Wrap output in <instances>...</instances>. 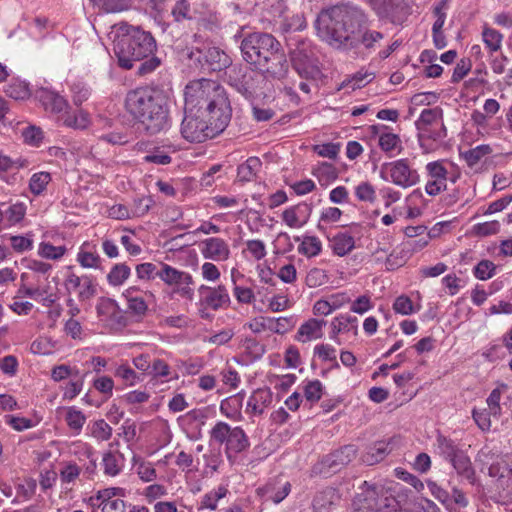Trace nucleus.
Listing matches in <instances>:
<instances>
[{
    "label": "nucleus",
    "instance_id": "obj_1",
    "mask_svg": "<svg viewBox=\"0 0 512 512\" xmlns=\"http://www.w3.org/2000/svg\"><path fill=\"white\" fill-rule=\"evenodd\" d=\"M364 11L351 3L336 4L323 8L317 15L314 26L317 36L329 46L343 51L371 49L383 39V34L369 30Z\"/></svg>",
    "mask_w": 512,
    "mask_h": 512
},
{
    "label": "nucleus",
    "instance_id": "obj_2",
    "mask_svg": "<svg viewBox=\"0 0 512 512\" xmlns=\"http://www.w3.org/2000/svg\"><path fill=\"white\" fill-rule=\"evenodd\" d=\"M111 33L114 35V52L120 67L128 70L135 62L142 61L137 73L144 76L160 66L161 60L153 55L156 41L150 32L139 26L120 22L113 25Z\"/></svg>",
    "mask_w": 512,
    "mask_h": 512
},
{
    "label": "nucleus",
    "instance_id": "obj_3",
    "mask_svg": "<svg viewBox=\"0 0 512 512\" xmlns=\"http://www.w3.org/2000/svg\"><path fill=\"white\" fill-rule=\"evenodd\" d=\"M240 50L243 60L265 78L281 80L288 74L286 55L272 34L249 33L242 38Z\"/></svg>",
    "mask_w": 512,
    "mask_h": 512
},
{
    "label": "nucleus",
    "instance_id": "obj_4",
    "mask_svg": "<svg viewBox=\"0 0 512 512\" xmlns=\"http://www.w3.org/2000/svg\"><path fill=\"white\" fill-rule=\"evenodd\" d=\"M125 109L143 129L155 135L169 125V102L163 90L141 86L127 92Z\"/></svg>",
    "mask_w": 512,
    "mask_h": 512
},
{
    "label": "nucleus",
    "instance_id": "obj_5",
    "mask_svg": "<svg viewBox=\"0 0 512 512\" xmlns=\"http://www.w3.org/2000/svg\"><path fill=\"white\" fill-rule=\"evenodd\" d=\"M184 110L217 117L219 125L231 120L232 109L223 86L210 79L190 81L184 91Z\"/></svg>",
    "mask_w": 512,
    "mask_h": 512
},
{
    "label": "nucleus",
    "instance_id": "obj_6",
    "mask_svg": "<svg viewBox=\"0 0 512 512\" xmlns=\"http://www.w3.org/2000/svg\"><path fill=\"white\" fill-rule=\"evenodd\" d=\"M354 504L359 512H410L411 506L406 495H395L381 485L368 486Z\"/></svg>",
    "mask_w": 512,
    "mask_h": 512
},
{
    "label": "nucleus",
    "instance_id": "obj_7",
    "mask_svg": "<svg viewBox=\"0 0 512 512\" xmlns=\"http://www.w3.org/2000/svg\"><path fill=\"white\" fill-rule=\"evenodd\" d=\"M229 122L226 121L221 126L217 117H208L198 112L184 110L180 131L185 140L191 143H201L221 133Z\"/></svg>",
    "mask_w": 512,
    "mask_h": 512
},
{
    "label": "nucleus",
    "instance_id": "obj_8",
    "mask_svg": "<svg viewBox=\"0 0 512 512\" xmlns=\"http://www.w3.org/2000/svg\"><path fill=\"white\" fill-rule=\"evenodd\" d=\"M293 69L304 79H316L321 71L317 65L314 50L309 41L300 40L289 52Z\"/></svg>",
    "mask_w": 512,
    "mask_h": 512
},
{
    "label": "nucleus",
    "instance_id": "obj_9",
    "mask_svg": "<svg viewBox=\"0 0 512 512\" xmlns=\"http://www.w3.org/2000/svg\"><path fill=\"white\" fill-rule=\"evenodd\" d=\"M211 439L223 444L226 443V453L230 459L233 455H237L246 450L249 445V439L244 430L240 427H230L225 422H218L212 428Z\"/></svg>",
    "mask_w": 512,
    "mask_h": 512
},
{
    "label": "nucleus",
    "instance_id": "obj_10",
    "mask_svg": "<svg viewBox=\"0 0 512 512\" xmlns=\"http://www.w3.org/2000/svg\"><path fill=\"white\" fill-rule=\"evenodd\" d=\"M167 286L172 287V292L181 298L192 301L194 298V280L190 273L178 270L168 264L161 263L158 273Z\"/></svg>",
    "mask_w": 512,
    "mask_h": 512
},
{
    "label": "nucleus",
    "instance_id": "obj_11",
    "mask_svg": "<svg viewBox=\"0 0 512 512\" xmlns=\"http://www.w3.org/2000/svg\"><path fill=\"white\" fill-rule=\"evenodd\" d=\"M189 58L198 62L205 71H221L231 64L230 57L218 47L197 48L189 53Z\"/></svg>",
    "mask_w": 512,
    "mask_h": 512
},
{
    "label": "nucleus",
    "instance_id": "obj_12",
    "mask_svg": "<svg viewBox=\"0 0 512 512\" xmlns=\"http://www.w3.org/2000/svg\"><path fill=\"white\" fill-rule=\"evenodd\" d=\"M382 169H387L391 181L402 188H408L416 185L420 181V176L416 169L409 165L408 159H399L390 163H385Z\"/></svg>",
    "mask_w": 512,
    "mask_h": 512
},
{
    "label": "nucleus",
    "instance_id": "obj_13",
    "mask_svg": "<svg viewBox=\"0 0 512 512\" xmlns=\"http://www.w3.org/2000/svg\"><path fill=\"white\" fill-rule=\"evenodd\" d=\"M428 180L425 191L430 196H436L446 189L447 170L439 161L429 162L426 165Z\"/></svg>",
    "mask_w": 512,
    "mask_h": 512
},
{
    "label": "nucleus",
    "instance_id": "obj_14",
    "mask_svg": "<svg viewBox=\"0 0 512 512\" xmlns=\"http://www.w3.org/2000/svg\"><path fill=\"white\" fill-rule=\"evenodd\" d=\"M257 491L265 501H272L278 504L290 493L291 484L282 477H275L270 479L264 486L258 488Z\"/></svg>",
    "mask_w": 512,
    "mask_h": 512
},
{
    "label": "nucleus",
    "instance_id": "obj_15",
    "mask_svg": "<svg viewBox=\"0 0 512 512\" xmlns=\"http://www.w3.org/2000/svg\"><path fill=\"white\" fill-rule=\"evenodd\" d=\"M357 449L354 445H345L340 449L326 455L322 463L327 468L338 471L356 458Z\"/></svg>",
    "mask_w": 512,
    "mask_h": 512
},
{
    "label": "nucleus",
    "instance_id": "obj_16",
    "mask_svg": "<svg viewBox=\"0 0 512 512\" xmlns=\"http://www.w3.org/2000/svg\"><path fill=\"white\" fill-rule=\"evenodd\" d=\"M201 253L206 259L219 261L228 259L230 250L223 239L212 237L202 242Z\"/></svg>",
    "mask_w": 512,
    "mask_h": 512
},
{
    "label": "nucleus",
    "instance_id": "obj_17",
    "mask_svg": "<svg viewBox=\"0 0 512 512\" xmlns=\"http://www.w3.org/2000/svg\"><path fill=\"white\" fill-rule=\"evenodd\" d=\"M495 453L488 447L482 448L478 454L476 461L480 462L483 466H488V473L491 477H505V473L510 474L509 470L504 462L500 463L495 461Z\"/></svg>",
    "mask_w": 512,
    "mask_h": 512
},
{
    "label": "nucleus",
    "instance_id": "obj_18",
    "mask_svg": "<svg viewBox=\"0 0 512 512\" xmlns=\"http://www.w3.org/2000/svg\"><path fill=\"white\" fill-rule=\"evenodd\" d=\"M326 323L327 322L323 319H309L299 327L295 339L299 342L305 343L311 340L322 338V329L326 325Z\"/></svg>",
    "mask_w": 512,
    "mask_h": 512
},
{
    "label": "nucleus",
    "instance_id": "obj_19",
    "mask_svg": "<svg viewBox=\"0 0 512 512\" xmlns=\"http://www.w3.org/2000/svg\"><path fill=\"white\" fill-rule=\"evenodd\" d=\"M272 402V392L270 389H257L252 393L247 402V411L254 414H262L264 409Z\"/></svg>",
    "mask_w": 512,
    "mask_h": 512
},
{
    "label": "nucleus",
    "instance_id": "obj_20",
    "mask_svg": "<svg viewBox=\"0 0 512 512\" xmlns=\"http://www.w3.org/2000/svg\"><path fill=\"white\" fill-rule=\"evenodd\" d=\"M331 247L337 256L343 257L355 248V240L348 232H339L331 239Z\"/></svg>",
    "mask_w": 512,
    "mask_h": 512
},
{
    "label": "nucleus",
    "instance_id": "obj_21",
    "mask_svg": "<svg viewBox=\"0 0 512 512\" xmlns=\"http://www.w3.org/2000/svg\"><path fill=\"white\" fill-rule=\"evenodd\" d=\"M125 458L122 453L118 451H108L103 455L102 464L104 473L109 476L118 475L123 466Z\"/></svg>",
    "mask_w": 512,
    "mask_h": 512
},
{
    "label": "nucleus",
    "instance_id": "obj_22",
    "mask_svg": "<svg viewBox=\"0 0 512 512\" xmlns=\"http://www.w3.org/2000/svg\"><path fill=\"white\" fill-rule=\"evenodd\" d=\"M459 476L467 479L471 484L475 483L476 476L475 470L472 467L470 458L465 454L464 451L458 453V456L450 462Z\"/></svg>",
    "mask_w": 512,
    "mask_h": 512
},
{
    "label": "nucleus",
    "instance_id": "obj_23",
    "mask_svg": "<svg viewBox=\"0 0 512 512\" xmlns=\"http://www.w3.org/2000/svg\"><path fill=\"white\" fill-rule=\"evenodd\" d=\"M261 165L262 163L258 157H249L243 164L238 166L237 177L239 181H253Z\"/></svg>",
    "mask_w": 512,
    "mask_h": 512
},
{
    "label": "nucleus",
    "instance_id": "obj_24",
    "mask_svg": "<svg viewBox=\"0 0 512 512\" xmlns=\"http://www.w3.org/2000/svg\"><path fill=\"white\" fill-rule=\"evenodd\" d=\"M230 301V297L228 294L227 289L219 285L216 288H213V290H209V294L205 295L204 303L214 309L217 310L218 308L222 307L223 305L228 304Z\"/></svg>",
    "mask_w": 512,
    "mask_h": 512
},
{
    "label": "nucleus",
    "instance_id": "obj_25",
    "mask_svg": "<svg viewBox=\"0 0 512 512\" xmlns=\"http://www.w3.org/2000/svg\"><path fill=\"white\" fill-rule=\"evenodd\" d=\"M389 444L384 441L376 442L369 450L363 455V461L368 465H374L382 461L387 454H389Z\"/></svg>",
    "mask_w": 512,
    "mask_h": 512
},
{
    "label": "nucleus",
    "instance_id": "obj_26",
    "mask_svg": "<svg viewBox=\"0 0 512 512\" xmlns=\"http://www.w3.org/2000/svg\"><path fill=\"white\" fill-rule=\"evenodd\" d=\"M131 274V269L124 263L116 264L107 275V280L112 286H119L124 283Z\"/></svg>",
    "mask_w": 512,
    "mask_h": 512
},
{
    "label": "nucleus",
    "instance_id": "obj_27",
    "mask_svg": "<svg viewBox=\"0 0 512 512\" xmlns=\"http://www.w3.org/2000/svg\"><path fill=\"white\" fill-rule=\"evenodd\" d=\"M65 421L71 430L79 434L86 422V416L75 407H69L66 411Z\"/></svg>",
    "mask_w": 512,
    "mask_h": 512
},
{
    "label": "nucleus",
    "instance_id": "obj_28",
    "mask_svg": "<svg viewBox=\"0 0 512 512\" xmlns=\"http://www.w3.org/2000/svg\"><path fill=\"white\" fill-rule=\"evenodd\" d=\"M438 449L440 454L449 462H451L454 458L458 456V453H461L462 450L452 441L444 436H439L437 438Z\"/></svg>",
    "mask_w": 512,
    "mask_h": 512
},
{
    "label": "nucleus",
    "instance_id": "obj_29",
    "mask_svg": "<svg viewBox=\"0 0 512 512\" xmlns=\"http://www.w3.org/2000/svg\"><path fill=\"white\" fill-rule=\"evenodd\" d=\"M492 152V149L489 145H479L475 148H472L464 153H462L463 158L467 162L470 167L475 166L480 162V160L489 155Z\"/></svg>",
    "mask_w": 512,
    "mask_h": 512
},
{
    "label": "nucleus",
    "instance_id": "obj_30",
    "mask_svg": "<svg viewBox=\"0 0 512 512\" xmlns=\"http://www.w3.org/2000/svg\"><path fill=\"white\" fill-rule=\"evenodd\" d=\"M321 248V241L317 237L306 236L299 246L298 251L307 257H314L321 252Z\"/></svg>",
    "mask_w": 512,
    "mask_h": 512
},
{
    "label": "nucleus",
    "instance_id": "obj_31",
    "mask_svg": "<svg viewBox=\"0 0 512 512\" xmlns=\"http://www.w3.org/2000/svg\"><path fill=\"white\" fill-rule=\"evenodd\" d=\"M442 117V109L435 107L431 109H424L419 119L416 121V127L418 130L425 131L428 125L434 123L437 119Z\"/></svg>",
    "mask_w": 512,
    "mask_h": 512
},
{
    "label": "nucleus",
    "instance_id": "obj_32",
    "mask_svg": "<svg viewBox=\"0 0 512 512\" xmlns=\"http://www.w3.org/2000/svg\"><path fill=\"white\" fill-rule=\"evenodd\" d=\"M50 181V173L38 172L32 175L29 182V188L34 195H39L46 189V186Z\"/></svg>",
    "mask_w": 512,
    "mask_h": 512
},
{
    "label": "nucleus",
    "instance_id": "obj_33",
    "mask_svg": "<svg viewBox=\"0 0 512 512\" xmlns=\"http://www.w3.org/2000/svg\"><path fill=\"white\" fill-rule=\"evenodd\" d=\"M378 144L385 153L392 152L395 149H398L400 152L402 149L401 139L394 133H382L379 136Z\"/></svg>",
    "mask_w": 512,
    "mask_h": 512
},
{
    "label": "nucleus",
    "instance_id": "obj_34",
    "mask_svg": "<svg viewBox=\"0 0 512 512\" xmlns=\"http://www.w3.org/2000/svg\"><path fill=\"white\" fill-rule=\"evenodd\" d=\"M507 385H501V387H497L492 390L489 397L487 398V406L489 413L492 414L494 417H499L501 414V407H500V399L502 390H506Z\"/></svg>",
    "mask_w": 512,
    "mask_h": 512
},
{
    "label": "nucleus",
    "instance_id": "obj_35",
    "mask_svg": "<svg viewBox=\"0 0 512 512\" xmlns=\"http://www.w3.org/2000/svg\"><path fill=\"white\" fill-rule=\"evenodd\" d=\"M66 252L65 246H54L47 242H42L39 245L38 254L46 259L57 260L60 259Z\"/></svg>",
    "mask_w": 512,
    "mask_h": 512
},
{
    "label": "nucleus",
    "instance_id": "obj_36",
    "mask_svg": "<svg viewBox=\"0 0 512 512\" xmlns=\"http://www.w3.org/2000/svg\"><path fill=\"white\" fill-rule=\"evenodd\" d=\"M114 375L122 379L126 385L134 386L141 377L128 365L122 364L115 369Z\"/></svg>",
    "mask_w": 512,
    "mask_h": 512
},
{
    "label": "nucleus",
    "instance_id": "obj_37",
    "mask_svg": "<svg viewBox=\"0 0 512 512\" xmlns=\"http://www.w3.org/2000/svg\"><path fill=\"white\" fill-rule=\"evenodd\" d=\"M91 435L97 440L107 441L112 436V427L103 419L97 420L92 424Z\"/></svg>",
    "mask_w": 512,
    "mask_h": 512
},
{
    "label": "nucleus",
    "instance_id": "obj_38",
    "mask_svg": "<svg viewBox=\"0 0 512 512\" xmlns=\"http://www.w3.org/2000/svg\"><path fill=\"white\" fill-rule=\"evenodd\" d=\"M92 2L110 13L127 10L130 6L128 0H92Z\"/></svg>",
    "mask_w": 512,
    "mask_h": 512
},
{
    "label": "nucleus",
    "instance_id": "obj_39",
    "mask_svg": "<svg viewBox=\"0 0 512 512\" xmlns=\"http://www.w3.org/2000/svg\"><path fill=\"white\" fill-rule=\"evenodd\" d=\"M356 322L357 318L352 316H339L334 318V320L331 322L332 337L343 331H349L350 325L356 327V325H354Z\"/></svg>",
    "mask_w": 512,
    "mask_h": 512
},
{
    "label": "nucleus",
    "instance_id": "obj_40",
    "mask_svg": "<svg viewBox=\"0 0 512 512\" xmlns=\"http://www.w3.org/2000/svg\"><path fill=\"white\" fill-rule=\"evenodd\" d=\"M496 270L495 264L490 260H481L474 267V276L479 280H487L494 276Z\"/></svg>",
    "mask_w": 512,
    "mask_h": 512
},
{
    "label": "nucleus",
    "instance_id": "obj_41",
    "mask_svg": "<svg viewBox=\"0 0 512 512\" xmlns=\"http://www.w3.org/2000/svg\"><path fill=\"white\" fill-rule=\"evenodd\" d=\"M128 301V309L135 315L142 316L146 313L148 307L145 300L141 297H134L131 295V289H128L125 294Z\"/></svg>",
    "mask_w": 512,
    "mask_h": 512
},
{
    "label": "nucleus",
    "instance_id": "obj_42",
    "mask_svg": "<svg viewBox=\"0 0 512 512\" xmlns=\"http://www.w3.org/2000/svg\"><path fill=\"white\" fill-rule=\"evenodd\" d=\"M373 79L372 73H356L351 79L344 81L341 88L359 89L368 84Z\"/></svg>",
    "mask_w": 512,
    "mask_h": 512
},
{
    "label": "nucleus",
    "instance_id": "obj_43",
    "mask_svg": "<svg viewBox=\"0 0 512 512\" xmlns=\"http://www.w3.org/2000/svg\"><path fill=\"white\" fill-rule=\"evenodd\" d=\"M483 41L491 51L500 49L502 34L495 29L486 28L483 31Z\"/></svg>",
    "mask_w": 512,
    "mask_h": 512
},
{
    "label": "nucleus",
    "instance_id": "obj_44",
    "mask_svg": "<svg viewBox=\"0 0 512 512\" xmlns=\"http://www.w3.org/2000/svg\"><path fill=\"white\" fill-rule=\"evenodd\" d=\"M355 194L360 201L373 203L376 199L375 188L369 182L360 183L355 189Z\"/></svg>",
    "mask_w": 512,
    "mask_h": 512
},
{
    "label": "nucleus",
    "instance_id": "obj_45",
    "mask_svg": "<svg viewBox=\"0 0 512 512\" xmlns=\"http://www.w3.org/2000/svg\"><path fill=\"white\" fill-rule=\"evenodd\" d=\"M304 396L312 403L319 401L322 396V383L319 380L309 381L304 387Z\"/></svg>",
    "mask_w": 512,
    "mask_h": 512
},
{
    "label": "nucleus",
    "instance_id": "obj_46",
    "mask_svg": "<svg viewBox=\"0 0 512 512\" xmlns=\"http://www.w3.org/2000/svg\"><path fill=\"white\" fill-rule=\"evenodd\" d=\"M450 507H447L450 512L455 510V507L466 508L469 504V500L466 494L459 488L453 487L450 494Z\"/></svg>",
    "mask_w": 512,
    "mask_h": 512
},
{
    "label": "nucleus",
    "instance_id": "obj_47",
    "mask_svg": "<svg viewBox=\"0 0 512 512\" xmlns=\"http://www.w3.org/2000/svg\"><path fill=\"white\" fill-rule=\"evenodd\" d=\"M314 354L321 358L323 361H334V367L339 368V364L336 361V350L331 345H317L314 349Z\"/></svg>",
    "mask_w": 512,
    "mask_h": 512
},
{
    "label": "nucleus",
    "instance_id": "obj_48",
    "mask_svg": "<svg viewBox=\"0 0 512 512\" xmlns=\"http://www.w3.org/2000/svg\"><path fill=\"white\" fill-rule=\"evenodd\" d=\"M6 94L14 100H23L29 97V89L24 83H12L7 86Z\"/></svg>",
    "mask_w": 512,
    "mask_h": 512
},
{
    "label": "nucleus",
    "instance_id": "obj_49",
    "mask_svg": "<svg viewBox=\"0 0 512 512\" xmlns=\"http://www.w3.org/2000/svg\"><path fill=\"white\" fill-rule=\"evenodd\" d=\"M313 150L321 157H326L329 159H336V157L338 156V153L340 151V144L325 143V144L315 145L313 147Z\"/></svg>",
    "mask_w": 512,
    "mask_h": 512
},
{
    "label": "nucleus",
    "instance_id": "obj_50",
    "mask_svg": "<svg viewBox=\"0 0 512 512\" xmlns=\"http://www.w3.org/2000/svg\"><path fill=\"white\" fill-rule=\"evenodd\" d=\"M26 213V207L23 203L17 202L15 204L10 205L7 210L4 212L7 219L11 223L20 222Z\"/></svg>",
    "mask_w": 512,
    "mask_h": 512
},
{
    "label": "nucleus",
    "instance_id": "obj_51",
    "mask_svg": "<svg viewBox=\"0 0 512 512\" xmlns=\"http://www.w3.org/2000/svg\"><path fill=\"white\" fill-rule=\"evenodd\" d=\"M64 124L68 127L76 128V129H84L88 125V115L83 111H79L78 115H64Z\"/></svg>",
    "mask_w": 512,
    "mask_h": 512
},
{
    "label": "nucleus",
    "instance_id": "obj_52",
    "mask_svg": "<svg viewBox=\"0 0 512 512\" xmlns=\"http://www.w3.org/2000/svg\"><path fill=\"white\" fill-rule=\"evenodd\" d=\"M160 269H157L153 263H142L136 266V273L140 279H155L158 278Z\"/></svg>",
    "mask_w": 512,
    "mask_h": 512
},
{
    "label": "nucleus",
    "instance_id": "obj_53",
    "mask_svg": "<svg viewBox=\"0 0 512 512\" xmlns=\"http://www.w3.org/2000/svg\"><path fill=\"white\" fill-rule=\"evenodd\" d=\"M78 298L81 301L88 300L96 294V288L93 279L90 276L84 275V282L78 288Z\"/></svg>",
    "mask_w": 512,
    "mask_h": 512
},
{
    "label": "nucleus",
    "instance_id": "obj_54",
    "mask_svg": "<svg viewBox=\"0 0 512 512\" xmlns=\"http://www.w3.org/2000/svg\"><path fill=\"white\" fill-rule=\"evenodd\" d=\"M393 309L396 313L410 315L413 313V303L409 297L401 295L396 298Z\"/></svg>",
    "mask_w": 512,
    "mask_h": 512
},
{
    "label": "nucleus",
    "instance_id": "obj_55",
    "mask_svg": "<svg viewBox=\"0 0 512 512\" xmlns=\"http://www.w3.org/2000/svg\"><path fill=\"white\" fill-rule=\"evenodd\" d=\"M471 61L470 59L463 58L461 59L454 68L453 75H452V82L458 83L461 81L470 71L471 69Z\"/></svg>",
    "mask_w": 512,
    "mask_h": 512
},
{
    "label": "nucleus",
    "instance_id": "obj_56",
    "mask_svg": "<svg viewBox=\"0 0 512 512\" xmlns=\"http://www.w3.org/2000/svg\"><path fill=\"white\" fill-rule=\"evenodd\" d=\"M10 242H11L12 248L18 253L28 251L33 248V240L30 239L29 237L20 236V235L11 236Z\"/></svg>",
    "mask_w": 512,
    "mask_h": 512
},
{
    "label": "nucleus",
    "instance_id": "obj_57",
    "mask_svg": "<svg viewBox=\"0 0 512 512\" xmlns=\"http://www.w3.org/2000/svg\"><path fill=\"white\" fill-rule=\"evenodd\" d=\"M247 249L255 260H261L266 256V247L261 240H248Z\"/></svg>",
    "mask_w": 512,
    "mask_h": 512
},
{
    "label": "nucleus",
    "instance_id": "obj_58",
    "mask_svg": "<svg viewBox=\"0 0 512 512\" xmlns=\"http://www.w3.org/2000/svg\"><path fill=\"white\" fill-rule=\"evenodd\" d=\"M77 260L85 268H96L100 263V257L97 254L86 251L79 252Z\"/></svg>",
    "mask_w": 512,
    "mask_h": 512
},
{
    "label": "nucleus",
    "instance_id": "obj_59",
    "mask_svg": "<svg viewBox=\"0 0 512 512\" xmlns=\"http://www.w3.org/2000/svg\"><path fill=\"white\" fill-rule=\"evenodd\" d=\"M93 386L100 393L111 396L114 387V381L111 377L102 376L94 380Z\"/></svg>",
    "mask_w": 512,
    "mask_h": 512
},
{
    "label": "nucleus",
    "instance_id": "obj_60",
    "mask_svg": "<svg viewBox=\"0 0 512 512\" xmlns=\"http://www.w3.org/2000/svg\"><path fill=\"white\" fill-rule=\"evenodd\" d=\"M490 416H492V414L489 413L488 409L473 410V419L475 420L478 427L483 431L490 429Z\"/></svg>",
    "mask_w": 512,
    "mask_h": 512
},
{
    "label": "nucleus",
    "instance_id": "obj_61",
    "mask_svg": "<svg viewBox=\"0 0 512 512\" xmlns=\"http://www.w3.org/2000/svg\"><path fill=\"white\" fill-rule=\"evenodd\" d=\"M5 421L9 424L13 429L17 431H23L25 429H29L32 427V421L28 418L17 417L13 415H6Z\"/></svg>",
    "mask_w": 512,
    "mask_h": 512
},
{
    "label": "nucleus",
    "instance_id": "obj_62",
    "mask_svg": "<svg viewBox=\"0 0 512 512\" xmlns=\"http://www.w3.org/2000/svg\"><path fill=\"white\" fill-rule=\"evenodd\" d=\"M137 474L139 475L140 479L145 482H151L157 477L156 470L152 464L148 462H141L137 466Z\"/></svg>",
    "mask_w": 512,
    "mask_h": 512
},
{
    "label": "nucleus",
    "instance_id": "obj_63",
    "mask_svg": "<svg viewBox=\"0 0 512 512\" xmlns=\"http://www.w3.org/2000/svg\"><path fill=\"white\" fill-rule=\"evenodd\" d=\"M294 320L292 317H280L273 321V325L270 326V330L277 334H284L294 326Z\"/></svg>",
    "mask_w": 512,
    "mask_h": 512
},
{
    "label": "nucleus",
    "instance_id": "obj_64",
    "mask_svg": "<svg viewBox=\"0 0 512 512\" xmlns=\"http://www.w3.org/2000/svg\"><path fill=\"white\" fill-rule=\"evenodd\" d=\"M18 360L13 355H8L0 359V369L4 374L14 376L17 372Z\"/></svg>",
    "mask_w": 512,
    "mask_h": 512
}]
</instances>
